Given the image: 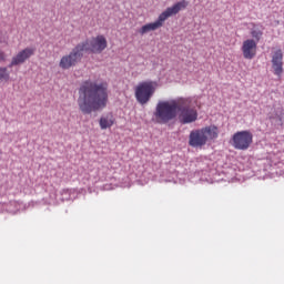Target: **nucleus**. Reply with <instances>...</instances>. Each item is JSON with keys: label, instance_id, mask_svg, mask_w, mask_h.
Masks as SVG:
<instances>
[{"label": "nucleus", "instance_id": "18", "mask_svg": "<svg viewBox=\"0 0 284 284\" xmlns=\"http://www.w3.org/2000/svg\"><path fill=\"white\" fill-rule=\"evenodd\" d=\"M0 61H6V53L0 51Z\"/></svg>", "mask_w": 284, "mask_h": 284}, {"label": "nucleus", "instance_id": "4", "mask_svg": "<svg viewBox=\"0 0 284 284\" xmlns=\"http://www.w3.org/2000/svg\"><path fill=\"white\" fill-rule=\"evenodd\" d=\"M156 88H159V82L156 81L148 80L139 83L135 88V99L138 103H140V105H146V103H150V99L154 97Z\"/></svg>", "mask_w": 284, "mask_h": 284}, {"label": "nucleus", "instance_id": "1", "mask_svg": "<svg viewBox=\"0 0 284 284\" xmlns=\"http://www.w3.org/2000/svg\"><path fill=\"white\" fill-rule=\"evenodd\" d=\"M154 116L158 123H170L174 119H179L182 125L194 123L199 119V112L192 106V100L187 98H180L178 100L159 101Z\"/></svg>", "mask_w": 284, "mask_h": 284}, {"label": "nucleus", "instance_id": "17", "mask_svg": "<svg viewBox=\"0 0 284 284\" xmlns=\"http://www.w3.org/2000/svg\"><path fill=\"white\" fill-rule=\"evenodd\" d=\"M0 81H10V71H8V67H0Z\"/></svg>", "mask_w": 284, "mask_h": 284}, {"label": "nucleus", "instance_id": "8", "mask_svg": "<svg viewBox=\"0 0 284 284\" xmlns=\"http://www.w3.org/2000/svg\"><path fill=\"white\" fill-rule=\"evenodd\" d=\"M207 144V136L203 132V129L193 130L189 135V145L191 148H203Z\"/></svg>", "mask_w": 284, "mask_h": 284}, {"label": "nucleus", "instance_id": "6", "mask_svg": "<svg viewBox=\"0 0 284 284\" xmlns=\"http://www.w3.org/2000/svg\"><path fill=\"white\" fill-rule=\"evenodd\" d=\"M83 53L81 44L78 43L70 53L60 59L59 68H61V70H71V68H77V65H79L83 60Z\"/></svg>", "mask_w": 284, "mask_h": 284}, {"label": "nucleus", "instance_id": "11", "mask_svg": "<svg viewBox=\"0 0 284 284\" xmlns=\"http://www.w3.org/2000/svg\"><path fill=\"white\" fill-rule=\"evenodd\" d=\"M271 63L274 74L281 77L283 74V50L278 49L274 52Z\"/></svg>", "mask_w": 284, "mask_h": 284}, {"label": "nucleus", "instance_id": "5", "mask_svg": "<svg viewBox=\"0 0 284 284\" xmlns=\"http://www.w3.org/2000/svg\"><path fill=\"white\" fill-rule=\"evenodd\" d=\"M82 52L87 54H101L105 48H108V40L105 36H97L95 38L87 39L82 42H79Z\"/></svg>", "mask_w": 284, "mask_h": 284}, {"label": "nucleus", "instance_id": "9", "mask_svg": "<svg viewBox=\"0 0 284 284\" xmlns=\"http://www.w3.org/2000/svg\"><path fill=\"white\" fill-rule=\"evenodd\" d=\"M34 52L36 49L33 48L23 49L11 59V62L9 63L8 68H14V65H23V63L28 61L30 57H34Z\"/></svg>", "mask_w": 284, "mask_h": 284}, {"label": "nucleus", "instance_id": "7", "mask_svg": "<svg viewBox=\"0 0 284 284\" xmlns=\"http://www.w3.org/2000/svg\"><path fill=\"white\" fill-rule=\"evenodd\" d=\"M254 141V135L252 132L245 130V131H237L233 134L231 139V145L234 148V150H248L250 145H252Z\"/></svg>", "mask_w": 284, "mask_h": 284}, {"label": "nucleus", "instance_id": "15", "mask_svg": "<svg viewBox=\"0 0 284 284\" xmlns=\"http://www.w3.org/2000/svg\"><path fill=\"white\" fill-rule=\"evenodd\" d=\"M263 26L260 24H254L253 28L251 29V37L255 40V43H258L261 39H263Z\"/></svg>", "mask_w": 284, "mask_h": 284}, {"label": "nucleus", "instance_id": "13", "mask_svg": "<svg viewBox=\"0 0 284 284\" xmlns=\"http://www.w3.org/2000/svg\"><path fill=\"white\" fill-rule=\"evenodd\" d=\"M202 132H204V135L211 141H214L215 139H219V128L216 125H210L202 128Z\"/></svg>", "mask_w": 284, "mask_h": 284}, {"label": "nucleus", "instance_id": "14", "mask_svg": "<svg viewBox=\"0 0 284 284\" xmlns=\"http://www.w3.org/2000/svg\"><path fill=\"white\" fill-rule=\"evenodd\" d=\"M114 125V115L109 113L105 116L100 118V128L101 130H108V128H112Z\"/></svg>", "mask_w": 284, "mask_h": 284}, {"label": "nucleus", "instance_id": "19", "mask_svg": "<svg viewBox=\"0 0 284 284\" xmlns=\"http://www.w3.org/2000/svg\"><path fill=\"white\" fill-rule=\"evenodd\" d=\"M103 190H112V184H104Z\"/></svg>", "mask_w": 284, "mask_h": 284}, {"label": "nucleus", "instance_id": "12", "mask_svg": "<svg viewBox=\"0 0 284 284\" xmlns=\"http://www.w3.org/2000/svg\"><path fill=\"white\" fill-rule=\"evenodd\" d=\"M270 121L272 123H276V125H284V110L283 108H277L274 110L273 113L270 115Z\"/></svg>", "mask_w": 284, "mask_h": 284}, {"label": "nucleus", "instance_id": "3", "mask_svg": "<svg viewBox=\"0 0 284 284\" xmlns=\"http://www.w3.org/2000/svg\"><path fill=\"white\" fill-rule=\"evenodd\" d=\"M189 2L186 0H181L173 4L172 7L166 8L160 16L158 17V21L150 22L141 27L139 30L140 34H148V32H154V30H159V28H163V23L170 19V17H174V14H179L181 10H185L187 8Z\"/></svg>", "mask_w": 284, "mask_h": 284}, {"label": "nucleus", "instance_id": "2", "mask_svg": "<svg viewBox=\"0 0 284 284\" xmlns=\"http://www.w3.org/2000/svg\"><path fill=\"white\" fill-rule=\"evenodd\" d=\"M78 108L82 114L101 112L108 108V83L87 80L78 90Z\"/></svg>", "mask_w": 284, "mask_h": 284}, {"label": "nucleus", "instance_id": "10", "mask_svg": "<svg viewBox=\"0 0 284 284\" xmlns=\"http://www.w3.org/2000/svg\"><path fill=\"white\" fill-rule=\"evenodd\" d=\"M258 45V42L254 39H247L242 44V53L244 59L252 60L254 57H256V48Z\"/></svg>", "mask_w": 284, "mask_h": 284}, {"label": "nucleus", "instance_id": "16", "mask_svg": "<svg viewBox=\"0 0 284 284\" xmlns=\"http://www.w3.org/2000/svg\"><path fill=\"white\" fill-rule=\"evenodd\" d=\"M57 200L62 203L65 201H72V190L63 189L59 194H57Z\"/></svg>", "mask_w": 284, "mask_h": 284}]
</instances>
